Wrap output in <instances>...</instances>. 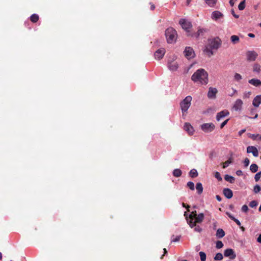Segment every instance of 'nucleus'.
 <instances>
[{"instance_id": "nucleus-1", "label": "nucleus", "mask_w": 261, "mask_h": 261, "mask_svg": "<svg viewBox=\"0 0 261 261\" xmlns=\"http://www.w3.org/2000/svg\"><path fill=\"white\" fill-rule=\"evenodd\" d=\"M191 80L194 82H199L201 84L206 85L208 81V73L204 69H199L192 75Z\"/></svg>"}, {"instance_id": "nucleus-2", "label": "nucleus", "mask_w": 261, "mask_h": 261, "mask_svg": "<svg viewBox=\"0 0 261 261\" xmlns=\"http://www.w3.org/2000/svg\"><path fill=\"white\" fill-rule=\"evenodd\" d=\"M165 35L168 43H172L175 42L177 38V32L173 28H168L166 30Z\"/></svg>"}, {"instance_id": "nucleus-3", "label": "nucleus", "mask_w": 261, "mask_h": 261, "mask_svg": "<svg viewBox=\"0 0 261 261\" xmlns=\"http://www.w3.org/2000/svg\"><path fill=\"white\" fill-rule=\"evenodd\" d=\"M222 41L219 37L208 40V46L211 48L217 50L221 45Z\"/></svg>"}, {"instance_id": "nucleus-4", "label": "nucleus", "mask_w": 261, "mask_h": 261, "mask_svg": "<svg viewBox=\"0 0 261 261\" xmlns=\"http://www.w3.org/2000/svg\"><path fill=\"white\" fill-rule=\"evenodd\" d=\"M192 99V98L191 96H187L183 100L180 102V106L183 114L186 112L190 107Z\"/></svg>"}, {"instance_id": "nucleus-5", "label": "nucleus", "mask_w": 261, "mask_h": 261, "mask_svg": "<svg viewBox=\"0 0 261 261\" xmlns=\"http://www.w3.org/2000/svg\"><path fill=\"white\" fill-rule=\"evenodd\" d=\"M204 215L203 213H200L197 216L194 220H189L187 219V223L191 228H193L195 224L201 223L204 220Z\"/></svg>"}, {"instance_id": "nucleus-6", "label": "nucleus", "mask_w": 261, "mask_h": 261, "mask_svg": "<svg viewBox=\"0 0 261 261\" xmlns=\"http://www.w3.org/2000/svg\"><path fill=\"white\" fill-rule=\"evenodd\" d=\"M179 23L182 28L188 32L190 31V29L192 27L191 22L187 21L185 19H180L179 21Z\"/></svg>"}, {"instance_id": "nucleus-7", "label": "nucleus", "mask_w": 261, "mask_h": 261, "mask_svg": "<svg viewBox=\"0 0 261 261\" xmlns=\"http://www.w3.org/2000/svg\"><path fill=\"white\" fill-rule=\"evenodd\" d=\"M184 54L185 57L188 60L193 58L195 56L193 49L189 46L185 48Z\"/></svg>"}, {"instance_id": "nucleus-8", "label": "nucleus", "mask_w": 261, "mask_h": 261, "mask_svg": "<svg viewBox=\"0 0 261 261\" xmlns=\"http://www.w3.org/2000/svg\"><path fill=\"white\" fill-rule=\"evenodd\" d=\"M201 128L203 132L208 133L212 132L215 129V126L213 123H206L201 125Z\"/></svg>"}, {"instance_id": "nucleus-9", "label": "nucleus", "mask_w": 261, "mask_h": 261, "mask_svg": "<svg viewBox=\"0 0 261 261\" xmlns=\"http://www.w3.org/2000/svg\"><path fill=\"white\" fill-rule=\"evenodd\" d=\"M224 255L225 257H228L230 259H234L236 257V254L233 249L228 248L224 250Z\"/></svg>"}, {"instance_id": "nucleus-10", "label": "nucleus", "mask_w": 261, "mask_h": 261, "mask_svg": "<svg viewBox=\"0 0 261 261\" xmlns=\"http://www.w3.org/2000/svg\"><path fill=\"white\" fill-rule=\"evenodd\" d=\"M258 56V54L255 51H248L246 53L247 60L248 61H254Z\"/></svg>"}, {"instance_id": "nucleus-11", "label": "nucleus", "mask_w": 261, "mask_h": 261, "mask_svg": "<svg viewBox=\"0 0 261 261\" xmlns=\"http://www.w3.org/2000/svg\"><path fill=\"white\" fill-rule=\"evenodd\" d=\"M165 49L161 48L154 53V57L156 59L160 60L163 58L165 54Z\"/></svg>"}, {"instance_id": "nucleus-12", "label": "nucleus", "mask_w": 261, "mask_h": 261, "mask_svg": "<svg viewBox=\"0 0 261 261\" xmlns=\"http://www.w3.org/2000/svg\"><path fill=\"white\" fill-rule=\"evenodd\" d=\"M247 152L248 153H251L254 157L258 156V151L256 147L253 146H249L247 147Z\"/></svg>"}, {"instance_id": "nucleus-13", "label": "nucleus", "mask_w": 261, "mask_h": 261, "mask_svg": "<svg viewBox=\"0 0 261 261\" xmlns=\"http://www.w3.org/2000/svg\"><path fill=\"white\" fill-rule=\"evenodd\" d=\"M223 17V14L219 11H215L212 12L211 18L212 19L214 20H217L219 19L222 18Z\"/></svg>"}, {"instance_id": "nucleus-14", "label": "nucleus", "mask_w": 261, "mask_h": 261, "mask_svg": "<svg viewBox=\"0 0 261 261\" xmlns=\"http://www.w3.org/2000/svg\"><path fill=\"white\" fill-rule=\"evenodd\" d=\"M217 92L218 91L216 88L210 87L208 89L207 97L211 99L215 98Z\"/></svg>"}, {"instance_id": "nucleus-15", "label": "nucleus", "mask_w": 261, "mask_h": 261, "mask_svg": "<svg viewBox=\"0 0 261 261\" xmlns=\"http://www.w3.org/2000/svg\"><path fill=\"white\" fill-rule=\"evenodd\" d=\"M229 112L227 110H223L219 113H218L216 116V119L219 121L221 118L229 115Z\"/></svg>"}, {"instance_id": "nucleus-16", "label": "nucleus", "mask_w": 261, "mask_h": 261, "mask_svg": "<svg viewBox=\"0 0 261 261\" xmlns=\"http://www.w3.org/2000/svg\"><path fill=\"white\" fill-rule=\"evenodd\" d=\"M242 105H243L242 100L240 99H238L234 102V104L233 106V109L235 111H238L241 109Z\"/></svg>"}, {"instance_id": "nucleus-17", "label": "nucleus", "mask_w": 261, "mask_h": 261, "mask_svg": "<svg viewBox=\"0 0 261 261\" xmlns=\"http://www.w3.org/2000/svg\"><path fill=\"white\" fill-rule=\"evenodd\" d=\"M184 127V129L189 134V135H192L193 134L194 129L190 123H185Z\"/></svg>"}, {"instance_id": "nucleus-18", "label": "nucleus", "mask_w": 261, "mask_h": 261, "mask_svg": "<svg viewBox=\"0 0 261 261\" xmlns=\"http://www.w3.org/2000/svg\"><path fill=\"white\" fill-rule=\"evenodd\" d=\"M223 193L224 195L228 199H230L233 196V192L232 190L228 188L224 189Z\"/></svg>"}, {"instance_id": "nucleus-19", "label": "nucleus", "mask_w": 261, "mask_h": 261, "mask_svg": "<svg viewBox=\"0 0 261 261\" xmlns=\"http://www.w3.org/2000/svg\"><path fill=\"white\" fill-rule=\"evenodd\" d=\"M261 103V95L255 96L252 101V105L255 107H258Z\"/></svg>"}, {"instance_id": "nucleus-20", "label": "nucleus", "mask_w": 261, "mask_h": 261, "mask_svg": "<svg viewBox=\"0 0 261 261\" xmlns=\"http://www.w3.org/2000/svg\"><path fill=\"white\" fill-rule=\"evenodd\" d=\"M248 83L255 87L261 86V81L256 79H252L248 81Z\"/></svg>"}, {"instance_id": "nucleus-21", "label": "nucleus", "mask_w": 261, "mask_h": 261, "mask_svg": "<svg viewBox=\"0 0 261 261\" xmlns=\"http://www.w3.org/2000/svg\"><path fill=\"white\" fill-rule=\"evenodd\" d=\"M169 68L171 71H175L178 67L177 62H172L169 63L168 65Z\"/></svg>"}, {"instance_id": "nucleus-22", "label": "nucleus", "mask_w": 261, "mask_h": 261, "mask_svg": "<svg viewBox=\"0 0 261 261\" xmlns=\"http://www.w3.org/2000/svg\"><path fill=\"white\" fill-rule=\"evenodd\" d=\"M213 49H211L209 46H208V45H207L205 48L203 50V51L206 53L208 57H211L212 56V55H214V53L213 51Z\"/></svg>"}, {"instance_id": "nucleus-23", "label": "nucleus", "mask_w": 261, "mask_h": 261, "mask_svg": "<svg viewBox=\"0 0 261 261\" xmlns=\"http://www.w3.org/2000/svg\"><path fill=\"white\" fill-rule=\"evenodd\" d=\"M225 234V231L221 228H219L216 232V237L218 238H222L224 237Z\"/></svg>"}, {"instance_id": "nucleus-24", "label": "nucleus", "mask_w": 261, "mask_h": 261, "mask_svg": "<svg viewBox=\"0 0 261 261\" xmlns=\"http://www.w3.org/2000/svg\"><path fill=\"white\" fill-rule=\"evenodd\" d=\"M261 71V66L258 63H255L253 65V71L259 73Z\"/></svg>"}, {"instance_id": "nucleus-25", "label": "nucleus", "mask_w": 261, "mask_h": 261, "mask_svg": "<svg viewBox=\"0 0 261 261\" xmlns=\"http://www.w3.org/2000/svg\"><path fill=\"white\" fill-rule=\"evenodd\" d=\"M205 3L210 7H214L217 2V0H204Z\"/></svg>"}, {"instance_id": "nucleus-26", "label": "nucleus", "mask_w": 261, "mask_h": 261, "mask_svg": "<svg viewBox=\"0 0 261 261\" xmlns=\"http://www.w3.org/2000/svg\"><path fill=\"white\" fill-rule=\"evenodd\" d=\"M248 136L249 138L253 139V140H255L256 139H259L261 140V135H260L259 134H248Z\"/></svg>"}, {"instance_id": "nucleus-27", "label": "nucleus", "mask_w": 261, "mask_h": 261, "mask_svg": "<svg viewBox=\"0 0 261 261\" xmlns=\"http://www.w3.org/2000/svg\"><path fill=\"white\" fill-rule=\"evenodd\" d=\"M196 189L198 194H201L203 192V187L200 182H198L196 185Z\"/></svg>"}, {"instance_id": "nucleus-28", "label": "nucleus", "mask_w": 261, "mask_h": 261, "mask_svg": "<svg viewBox=\"0 0 261 261\" xmlns=\"http://www.w3.org/2000/svg\"><path fill=\"white\" fill-rule=\"evenodd\" d=\"M224 179L225 180L229 182L230 183H233L235 180L234 177L227 174L225 175Z\"/></svg>"}, {"instance_id": "nucleus-29", "label": "nucleus", "mask_w": 261, "mask_h": 261, "mask_svg": "<svg viewBox=\"0 0 261 261\" xmlns=\"http://www.w3.org/2000/svg\"><path fill=\"white\" fill-rule=\"evenodd\" d=\"M207 32V30L204 29H199L197 31V33L195 35V37L196 38L199 37L201 35H203L204 33H206Z\"/></svg>"}, {"instance_id": "nucleus-30", "label": "nucleus", "mask_w": 261, "mask_h": 261, "mask_svg": "<svg viewBox=\"0 0 261 261\" xmlns=\"http://www.w3.org/2000/svg\"><path fill=\"white\" fill-rule=\"evenodd\" d=\"M38 20L39 16L36 14H33L30 17V20L33 23L37 22Z\"/></svg>"}, {"instance_id": "nucleus-31", "label": "nucleus", "mask_w": 261, "mask_h": 261, "mask_svg": "<svg viewBox=\"0 0 261 261\" xmlns=\"http://www.w3.org/2000/svg\"><path fill=\"white\" fill-rule=\"evenodd\" d=\"M230 40L233 44H237L239 42V37L237 35H232L230 37Z\"/></svg>"}, {"instance_id": "nucleus-32", "label": "nucleus", "mask_w": 261, "mask_h": 261, "mask_svg": "<svg viewBox=\"0 0 261 261\" xmlns=\"http://www.w3.org/2000/svg\"><path fill=\"white\" fill-rule=\"evenodd\" d=\"M182 174L181 171L179 169H174L173 171V175L176 177H180Z\"/></svg>"}, {"instance_id": "nucleus-33", "label": "nucleus", "mask_w": 261, "mask_h": 261, "mask_svg": "<svg viewBox=\"0 0 261 261\" xmlns=\"http://www.w3.org/2000/svg\"><path fill=\"white\" fill-rule=\"evenodd\" d=\"M189 175L192 177H196L198 176V172L196 169H192L189 172Z\"/></svg>"}, {"instance_id": "nucleus-34", "label": "nucleus", "mask_w": 261, "mask_h": 261, "mask_svg": "<svg viewBox=\"0 0 261 261\" xmlns=\"http://www.w3.org/2000/svg\"><path fill=\"white\" fill-rule=\"evenodd\" d=\"M250 169L252 172L255 173L257 171L258 166L255 164H252L250 167Z\"/></svg>"}, {"instance_id": "nucleus-35", "label": "nucleus", "mask_w": 261, "mask_h": 261, "mask_svg": "<svg viewBox=\"0 0 261 261\" xmlns=\"http://www.w3.org/2000/svg\"><path fill=\"white\" fill-rule=\"evenodd\" d=\"M198 214H197L196 211H194L192 212L190 214V215L189 216V220H194V219L197 216H198Z\"/></svg>"}, {"instance_id": "nucleus-36", "label": "nucleus", "mask_w": 261, "mask_h": 261, "mask_svg": "<svg viewBox=\"0 0 261 261\" xmlns=\"http://www.w3.org/2000/svg\"><path fill=\"white\" fill-rule=\"evenodd\" d=\"M245 8V0L242 1L238 6L240 10H243Z\"/></svg>"}, {"instance_id": "nucleus-37", "label": "nucleus", "mask_w": 261, "mask_h": 261, "mask_svg": "<svg viewBox=\"0 0 261 261\" xmlns=\"http://www.w3.org/2000/svg\"><path fill=\"white\" fill-rule=\"evenodd\" d=\"M223 255L222 253H217L214 257V259L216 260H222L223 259Z\"/></svg>"}, {"instance_id": "nucleus-38", "label": "nucleus", "mask_w": 261, "mask_h": 261, "mask_svg": "<svg viewBox=\"0 0 261 261\" xmlns=\"http://www.w3.org/2000/svg\"><path fill=\"white\" fill-rule=\"evenodd\" d=\"M199 256L200 257L201 261H205L206 260V254L202 251L199 252Z\"/></svg>"}, {"instance_id": "nucleus-39", "label": "nucleus", "mask_w": 261, "mask_h": 261, "mask_svg": "<svg viewBox=\"0 0 261 261\" xmlns=\"http://www.w3.org/2000/svg\"><path fill=\"white\" fill-rule=\"evenodd\" d=\"M223 246V243H222V241H217L216 242V248H218V249H220L221 248H222Z\"/></svg>"}, {"instance_id": "nucleus-40", "label": "nucleus", "mask_w": 261, "mask_h": 261, "mask_svg": "<svg viewBox=\"0 0 261 261\" xmlns=\"http://www.w3.org/2000/svg\"><path fill=\"white\" fill-rule=\"evenodd\" d=\"M187 186L191 189V190H194L195 189L194 184L192 181H189L187 183Z\"/></svg>"}, {"instance_id": "nucleus-41", "label": "nucleus", "mask_w": 261, "mask_h": 261, "mask_svg": "<svg viewBox=\"0 0 261 261\" xmlns=\"http://www.w3.org/2000/svg\"><path fill=\"white\" fill-rule=\"evenodd\" d=\"M232 163V161H231V159H229V160H228L227 161H225L224 163H223V168L224 169L225 168H226L227 166H229V165Z\"/></svg>"}, {"instance_id": "nucleus-42", "label": "nucleus", "mask_w": 261, "mask_h": 261, "mask_svg": "<svg viewBox=\"0 0 261 261\" xmlns=\"http://www.w3.org/2000/svg\"><path fill=\"white\" fill-rule=\"evenodd\" d=\"M261 190V188L258 185H255L254 187L253 191L255 193H258Z\"/></svg>"}, {"instance_id": "nucleus-43", "label": "nucleus", "mask_w": 261, "mask_h": 261, "mask_svg": "<svg viewBox=\"0 0 261 261\" xmlns=\"http://www.w3.org/2000/svg\"><path fill=\"white\" fill-rule=\"evenodd\" d=\"M261 177V171L257 173L254 176L255 181H258Z\"/></svg>"}, {"instance_id": "nucleus-44", "label": "nucleus", "mask_w": 261, "mask_h": 261, "mask_svg": "<svg viewBox=\"0 0 261 261\" xmlns=\"http://www.w3.org/2000/svg\"><path fill=\"white\" fill-rule=\"evenodd\" d=\"M258 204V203L255 200L251 201L249 203V206L251 207H255Z\"/></svg>"}, {"instance_id": "nucleus-45", "label": "nucleus", "mask_w": 261, "mask_h": 261, "mask_svg": "<svg viewBox=\"0 0 261 261\" xmlns=\"http://www.w3.org/2000/svg\"><path fill=\"white\" fill-rule=\"evenodd\" d=\"M193 228H194V230L195 231H197L198 232H200L202 231V228L200 227V226L199 225H196V224H195V225L194 226Z\"/></svg>"}, {"instance_id": "nucleus-46", "label": "nucleus", "mask_w": 261, "mask_h": 261, "mask_svg": "<svg viewBox=\"0 0 261 261\" xmlns=\"http://www.w3.org/2000/svg\"><path fill=\"white\" fill-rule=\"evenodd\" d=\"M234 79L237 81H239L242 79V75L238 73H236L234 74Z\"/></svg>"}, {"instance_id": "nucleus-47", "label": "nucleus", "mask_w": 261, "mask_h": 261, "mask_svg": "<svg viewBox=\"0 0 261 261\" xmlns=\"http://www.w3.org/2000/svg\"><path fill=\"white\" fill-rule=\"evenodd\" d=\"M215 176L219 181H221L222 180L221 175L218 172H216L215 173Z\"/></svg>"}, {"instance_id": "nucleus-48", "label": "nucleus", "mask_w": 261, "mask_h": 261, "mask_svg": "<svg viewBox=\"0 0 261 261\" xmlns=\"http://www.w3.org/2000/svg\"><path fill=\"white\" fill-rule=\"evenodd\" d=\"M242 211L245 213H247L248 211V206L246 204L243 205L242 207Z\"/></svg>"}, {"instance_id": "nucleus-49", "label": "nucleus", "mask_w": 261, "mask_h": 261, "mask_svg": "<svg viewBox=\"0 0 261 261\" xmlns=\"http://www.w3.org/2000/svg\"><path fill=\"white\" fill-rule=\"evenodd\" d=\"M249 163H250V161H249V160L248 158H246L244 160V166L245 167H247L249 165Z\"/></svg>"}, {"instance_id": "nucleus-50", "label": "nucleus", "mask_w": 261, "mask_h": 261, "mask_svg": "<svg viewBox=\"0 0 261 261\" xmlns=\"http://www.w3.org/2000/svg\"><path fill=\"white\" fill-rule=\"evenodd\" d=\"M228 120L229 119H227L226 120H225L223 122H222L220 125V128H222L227 123Z\"/></svg>"}, {"instance_id": "nucleus-51", "label": "nucleus", "mask_w": 261, "mask_h": 261, "mask_svg": "<svg viewBox=\"0 0 261 261\" xmlns=\"http://www.w3.org/2000/svg\"><path fill=\"white\" fill-rule=\"evenodd\" d=\"M231 14L232 15L236 18H238L239 16L238 15H237L235 13H234V11L233 9H232L231 11Z\"/></svg>"}, {"instance_id": "nucleus-52", "label": "nucleus", "mask_w": 261, "mask_h": 261, "mask_svg": "<svg viewBox=\"0 0 261 261\" xmlns=\"http://www.w3.org/2000/svg\"><path fill=\"white\" fill-rule=\"evenodd\" d=\"M180 236H177L175 239H174L172 240V242H178L180 240Z\"/></svg>"}, {"instance_id": "nucleus-53", "label": "nucleus", "mask_w": 261, "mask_h": 261, "mask_svg": "<svg viewBox=\"0 0 261 261\" xmlns=\"http://www.w3.org/2000/svg\"><path fill=\"white\" fill-rule=\"evenodd\" d=\"M227 216L229 217V218H230L232 220H234L236 218L232 215H231L230 213H226Z\"/></svg>"}, {"instance_id": "nucleus-54", "label": "nucleus", "mask_w": 261, "mask_h": 261, "mask_svg": "<svg viewBox=\"0 0 261 261\" xmlns=\"http://www.w3.org/2000/svg\"><path fill=\"white\" fill-rule=\"evenodd\" d=\"M237 224L240 226H241V222H240V221L239 220H238L237 219H235L234 220H233Z\"/></svg>"}, {"instance_id": "nucleus-55", "label": "nucleus", "mask_w": 261, "mask_h": 261, "mask_svg": "<svg viewBox=\"0 0 261 261\" xmlns=\"http://www.w3.org/2000/svg\"><path fill=\"white\" fill-rule=\"evenodd\" d=\"M236 174L240 176V175H242L243 174V172H242V171L241 170H239L237 171Z\"/></svg>"}, {"instance_id": "nucleus-56", "label": "nucleus", "mask_w": 261, "mask_h": 261, "mask_svg": "<svg viewBox=\"0 0 261 261\" xmlns=\"http://www.w3.org/2000/svg\"><path fill=\"white\" fill-rule=\"evenodd\" d=\"M216 199L218 201H221L222 200V198L219 195H216Z\"/></svg>"}, {"instance_id": "nucleus-57", "label": "nucleus", "mask_w": 261, "mask_h": 261, "mask_svg": "<svg viewBox=\"0 0 261 261\" xmlns=\"http://www.w3.org/2000/svg\"><path fill=\"white\" fill-rule=\"evenodd\" d=\"M250 94H251V93L250 92H249L248 93H244V96L245 97H249Z\"/></svg>"}, {"instance_id": "nucleus-58", "label": "nucleus", "mask_w": 261, "mask_h": 261, "mask_svg": "<svg viewBox=\"0 0 261 261\" xmlns=\"http://www.w3.org/2000/svg\"><path fill=\"white\" fill-rule=\"evenodd\" d=\"M163 250H164V254H163V255H162V256H161V259H162V258H163V256H164L166 254H167V250H166V248H164V249H163Z\"/></svg>"}, {"instance_id": "nucleus-59", "label": "nucleus", "mask_w": 261, "mask_h": 261, "mask_svg": "<svg viewBox=\"0 0 261 261\" xmlns=\"http://www.w3.org/2000/svg\"><path fill=\"white\" fill-rule=\"evenodd\" d=\"M232 90H233L232 94H229V96H232L235 93H236L237 92V91L236 89H232Z\"/></svg>"}, {"instance_id": "nucleus-60", "label": "nucleus", "mask_w": 261, "mask_h": 261, "mask_svg": "<svg viewBox=\"0 0 261 261\" xmlns=\"http://www.w3.org/2000/svg\"><path fill=\"white\" fill-rule=\"evenodd\" d=\"M257 241L258 243H261V234L259 235L257 239Z\"/></svg>"}, {"instance_id": "nucleus-61", "label": "nucleus", "mask_w": 261, "mask_h": 261, "mask_svg": "<svg viewBox=\"0 0 261 261\" xmlns=\"http://www.w3.org/2000/svg\"><path fill=\"white\" fill-rule=\"evenodd\" d=\"M245 131H246V129H242V130H240L239 132V135L241 136L242 134L245 133Z\"/></svg>"}, {"instance_id": "nucleus-62", "label": "nucleus", "mask_w": 261, "mask_h": 261, "mask_svg": "<svg viewBox=\"0 0 261 261\" xmlns=\"http://www.w3.org/2000/svg\"><path fill=\"white\" fill-rule=\"evenodd\" d=\"M182 206L183 207H185L187 208L188 211H189V208H190V206L189 205H186V204L185 203H182Z\"/></svg>"}, {"instance_id": "nucleus-63", "label": "nucleus", "mask_w": 261, "mask_h": 261, "mask_svg": "<svg viewBox=\"0 0 261 261\" xmlns=\"http://www.w3.org/2000/svg\"><path fill=\"white\" fill-rule=\"evenodd\" d=\"M248 36H249L250 37H251V38H253L255 37V35L253 34L249 33L248 34Z\"/></svg>"}, {"instance_id": "nucleus-64", "label": "nucleus", "mask_w": 261, "mask_h": 261, "mask_svg": "<svg viewBox=\"0 0 261 261\" xmlns=\"http://www.w3.org/2000/svg\"><path fill=\"white\" fill-rule=\"evenodd\" d=\"M155 8V6L153 4H151L150 9L152 10H153Z\"/></svg>"}]
</instances>
